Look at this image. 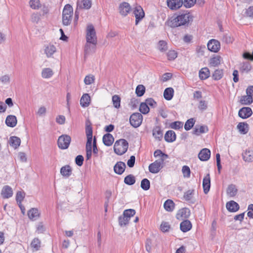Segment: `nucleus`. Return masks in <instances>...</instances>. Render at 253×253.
<instances>
[{"instance_id":"obj_1","label":"nucleus","mask_w":253,"mask_h":253,"mask_svg":"<svg viewBox=\"0 0 253 253\" xmlns=\"http://www.w3.org/2000/svg\"><path fill=\"white\" fill-rule=\"evenodd\" d=\"M193 20V16L189 13L171 17L167 22L168 25L172 28L186 25Z\"/></svg>"},{"instance_id":"obj_2","label":"nucleus","mask_w":253,"mask_h":253,"mask_svg":"<svg viewBox=\"0 0 253 253\" xmlns=\"http://www.w3.org/2000/svg\"><path fill=\"white\" fill-rule=\"evenodd\" d=\"M73 15V9L69 4L65 5L62 11V23L65 26H68L71 24Z\"/></svg>"},{"instance_id":"obj_3","label":"nucleus","mask_w":253,"mask_h":253,"mask_svg":"<svg viewBox=\"0 0 253 253\" xmlns=\"http://www.w3.org/2000/svg\"><path fill=\"white\" fill-rule=\"evenodd\" d=\"M128 143L124 139H121L116 141L114 145V150L116 154L122 155L127 150Z\"/></svg>"},{"instance_id":"obj_4","label":"nucleus","mask_w":253,"mask_h":253,"mask_svg":"<svg viewBox=\"0 0 253 253\" xmlns=\"http://www.w3.org/2000/svg\"><path fill=\"white\" fill-rule=\"evenodd\" d=\"M86 42H90L92 44H97L96 32L93 26L91 24L87 26L86 36Z\"/></svg>"},{"instance_id":"obj_5","label":"nucleus","mask_w":253,"mask_h":253,"mask_svg":"<svg viewBox=\"0 0 253 253\" xmlns=\"http://www.w3.org/2000/svg\"><path fill=\"white\" fill-rule=\"evenodd\" d=\"M71 141V137L66 134H63L59 137L57 144L58 146L61 149H67Z\"/></svg>"},{"instance_id":"obj_6","label":"nucleus","mask_w":253,"mask_h":253,"mask_svg":"<svg viewBox=\"0 0 253 253\" xmlns=\"http://www.w3.org/2000/svg\"><path fill=\"white\" fill-rule=\"evenodd\" d=\"M142 119L143 117L140 113H134L130 116L129 122L134 127H137L141 124Z\"/></svg>"},{"instance_id":"obj_7","label":"nucleus","mask_w":253,"mask_h":253,"mask_svg":"<svg viewBox=\"0 0 253 253\" xmlns=\"http://www.w3.org/2000/svg\"><path fill=\"white\" fill-rule=\"evenodd\" d=\"M164 162L163 160H157L151 163L149 166V171L152 173H158L163 168Z\"/></svg>"},{"instance_id":"obj_8","label":"nucleus","mask_w":253,"mask_h":253,"mask_svg":"<svg viewBox=\"0 0 253 253\" xmlns=\"http://www.w3.org/2000/svg\"><path fill=\"white\" fill-rule=\"evenodd\" d=\"M133 14L135 17V24L137 25L139 22L145 16L144 12L140 5H137L135 7L133 10Z\"/></svg>"},{"instance_id":"obj_9","label":"nucleus","mask_w":253,"mask_h":253,"mask_svg":"<svg viewBox=\"0 0 253 253\" xmlns=\"http://www.w3.org/2000/svg\"><path fill=\"white\" fill-rule=\"evenodd\" d=\"M207 47L211 51L217 52L220 48V44L218 41L212 39L208 42Z\"/></svg>"},{"instance_id":"obj_10","label":"nucleus","mask_w":253,"mask_h":253,"mask_svg":"<svg viewBox=\"0 0 253 253\" xmlns=\"http://www.w3.org/2000/svg\"><path fill=\"white\" fill-rule=\"evenodd\" d=\"M56 52V48L54 45L48 44L44 46V52L47 58H53V55Z\"/></svg>"},{"instance_id":"obj_11","label":"nucleus","mask_w":253,"mask_h":253,"mask_svg":"<svg viewBox=\"0 0 253 253\" xmlns=\"http://www.w3.org/2000/svg\"><path fill=\"white\" fill-rule=\"evenodd\" d=\"M168 6L172 10L179 8L183 4L182 0H167Z\"/></svg>"},{"instance_id":"obj_12","label":"nucleus","mask_w":253,"mask_h":253,"mask_svg":"<svg viewBox=\"0 0 253 253\" xmlns=\"http://www.w3.org/2000/svg\"><path fill=\"white\" fill-rule=\"evenodd\" d=\"M119 9L120 13L122 15L126 16L130 12L131 7L128 3L124 2L120 4Z\"/></svg>"},{"instance_id":"obj_13","label":"nucleus","mask_w":253,"mask_h":253,"mask_svg":"<svg viewBox=\"0 0 253 253\" xmlns=\"http://www.w3.org/2000/svg\"><path fill=\"white\" fill-rule=\"evenodd\" d=\"M253 114V111L250 107H243L238 112V115L242 119H247L250 117Z\"/></svg>"},{"instance_id":"obj_14","label":"nucleus","mask_w":253,"mask_h":253,"mask_svg":"<svg viewBox=\"0 0 253 253\" xmlns=\"http://www.w3.org/2000/svg\"><path fill=\"white\" fill-rule=\"evenodd\" d=\"M242 158L243 160L247 163L253 162V150L251 149H246L242 153Z\"/></svg>"},{"instance_id":"obj_15","label":"nucleus","mask_w":253,"mask_h":253,"mask_svg":"<svg viewBox=\"0 0 253 253\" xmlns=\"http://www.w3.org/2000/svg\"><path fill=\"white\" fill-rule=\"evenodd\" d=\"M96 45V44H92L90 42H86L84 49V55L87 56L95 52Z\"/></svg>"},{"instance_id":"obj_16","label":"nucleus","mask_w":253,"mask_h":253,"mask_svg":"<svg viewBox=\"0 0 253 253\" xmlns=\"http://www.w3.org/2000/svg\"><path fill=\"white\" fill-rule=\"evenodd\" d=\"M203 187L204 193L205 194H207L209 192L211 187V179L209 173H208L203 179Z\"/></svg>"},{"instance_id":"obj_17","label":"nucleus","mask_w":253,"mask_h":253,"mask_svg":"<svg viewBox=\"0 0 253 253\" xmlns=\"http://www.w3.org/2000/svg\"><path fill=\"white\" fill-rule=\"evenodd\" d=\"M211 156V151L207 148L203 149L199 153L198 157L201 161H206L208 160Z\"/></svg>"},{"instance_id":"obj_18","label":"nucleus","mask_w":253,"mask_h":253,"mask_svg":"<svg viewBox=\"0 0 253 253\" xmlns=\"http://www.w3.org/2000/svg\"><path fill=\"white\" fill-rule=\"evenodd\" d=\"M126 166L123 162H117L114 167V172L119 175L122 174L125 171Z\"/></svg>"},{"instance_id":"obj_19","label":"nucleus","mask_w":253,"mask_h":253,"mask_svg":"<svg viewBox=\"0 0 253 253\" xmlns=\"http://www.w3.org/2000/svg\"><path fill=\"white\" fill-rule=\"evenodd\" d=\"M60 173L64 177H70L72 173V169L69 165H65L60 169Z\"/></svg>"},{"instance_id":"obj_20","label":"nucleus","mask_w":253,"mask_h":253,"mask_svg":"<svg viewBox=\"0 0 253 253\" xmlns=\"http://www.w3.org/2000/svg\"><path fill=\"white\" fill-rule=\"evenodd\" d=\"M227 209L230 212H236L239 210V204L234 201H231L226 203Z\"/></svg>"},{"instance_id":"obj_21","label":"nucleus","mask_w":253,"mask_h":253,"mask_svg":"<svg viewBox=\"0 0 253 253\" xmlns=\"http://www.w3.org/2000/svg\"><path fill=\"white\" fill-rule=\"evenodd\" d=\"M13 195L12 188L8 186H4L1 191V195L3 198L7 199L11 197Z\"/></svg>"},{"instance_id":"obj_22","label":"nucleus","mask_w":253,"mask_h":253,"mask_svg":"<svg viewBox=\"0 0 253 253\" xmlns=\"http://www.w3.org/2000/svg\"><path fill=\"white\" fill-rule=\"evenodd\" d=\"M208 130L206 126H196L193 130V134L199 135L201 133L207 132Z\"/></svg>"},{"instance_id":"obj_23","label":"nucleus","mask_w":253,"mask_h":253,"mask_svg":"<svg viewBox=\"0 0 253 253\" xmlns=\"http://www.w3.org/2000/svg\"><path fill=\"white\" fill-rule=\"evenodd\" d=\"M114 141L113 135L110 133H106L103 137V142L105 145L110 146Z\"/></svg>"},{"instance_id":"obj_24","label":"nucleus","mask_w":253,"mask_h":253,"mask_svg":"<svg viewBox=\"0 0 253 253\" xmlns=\"http://www.w3.org/2000/svg\"><path fill=\"white\" fill-rule=\"evenodd\" d=\"M90 103V97L88 94H84L80 99V104L83 107L88 106Z\"/></svg>"},{"instance_id":"obj_25","label":"nucleus","mask_w":253,"mask_h":253,"mask_svg":"<svg viewBox=\"0 0 253 253\" xmlns=\"http://www.w3.org/2000/svg\"><path fill=\"white\" fill-rule=\"evenodd\" d=\"M9 143L10 146L14 149H16L20 145L21 139L17 136H11L9 138Z\"/></svg>"},{"instance_id":"obj_26","label":"nucleus","mask_w":253,"mask_h":253,"mask_svg":"<svg viewBox=\"0 0 253 253\" xmlns=\"http://www.w3.org/2000/svg\"><path fill=\"white\" fill-rule=\"evenodd\" d=\"M192 228V224L188 220L183 221L180 224V230L183 232L189 231Z\"/></svg>"},{"instance_id":"obj_27","label":"nucleus","mask_w":253,"mask_h":253,"mask_svg":"<svg viewBox=\"0 0 253 253\" xmlns=\"http://www.w3.org/2000/svg\"><path fill=\"white\" fill-rule=\"evenodd\" d=\"M5 123L8 126L13 127H14L17 124V119L15 116L9 115L5 120Z\"/></svg>"},{"instance_id":"obj_28","label":"nucleus","mask_w":253,"mask_h":253,"mask_svg":"<svg viewBox=\"0 0 253 253\" xmlns=\"http://www.w3.org/2000/svg\"><path fill=\"white\" fill-rule=\"evenodd\" d=\"M165 139L168 142H172L176 139V134L174 131L169 130L165 135Z\"/></svg>"},{"instance_id":"obj_29","label":"nucleus","mask_w":253,"mask_h":253,"mask_svg":"<svg viewBox=\"0 0 253 253\" xmlns=\"http://www.w3.org/2000/svg\"><path fill=\"white\" fill-rule=\"evenodd\" d=\"M239 102L242 105H250L253 103V98L250 95H243L241 97Z\"/></svg>"},{"instance_id":"obj_30","label":"nucleus","mask_w":253,"mask_h":253,"mask_svg":"<svg viewBox=\"0 0 253 253\" xmlns=\"http://www.w3.org/2000/svg\"><path fill=\"white\" fill-rule=\"evenodd\" d=\"M153 135L156 139L160 141L163 138V131L160 127L156 126L153 130Z\"/></svg>"},{"instance_id":"obj_31","label":"nucleus","mask_w":253,"mask_h":253,"mask_svg":"<svg viewBox=\"0 0 253 253\" xmlns=\"http://www.w3.org/2000/svg\"><path fill=\"white\" fill-rule=\"evenodd\" d=\"M210 72L209 69L207 68H203L199 71V78L201 80H206L210 77Z\"/></svg>"},{"instance_id":"obj_32","label":"nucleus","mask_w":253,"mask_h":253,"mask_svg":"<svg viewBox=\"0 0 253 253\" xmlns=\"http://www.w3.org/2000/svg\"><path fill=\"white\" fill-rule=\"evenodd\" d=\"M238 190L234 184H230L227 189V194L230 197H234L237 193Z\"/></svg>"},{"instance_id":"obj_33","label":"nucleus","mask_w":253,"mask_h":253,"mask_svg":"<svg viewBox=\"0 0 253 253\" xmlns=\"http://www.w3.org/2000/svg\"><path fill=\"white\" fill-rule=\"evenodd\" d=\"M252 69V66L249 61L243 62L241 64L240 70L242 73H248Z\"/></svg>"},{"instance_id":"obj_34","label":"nucleus","mask_w":253,"mask_h":253,"mask_svg":"<svg viewBox=\"0 0 253 253\" xmlns=\"http://www.w3.org/2000/svg\"><path fill=\"white\" fill-rule=\"evenodd\" d=\"M174 90L172 87H168L165 89L164 92V97L167 100H170L173 96Z\"/></svg>"},{"instance_id":"obj_35","label":"nucleus","mask_w":253,"mask_h":253,"mask_svg":"<svg viewBox=\"0 0 253 253\" xmlns=\"http://www.w3.org/2000/svg\"><path fill=\"white\" fill-rule=\"evenodd\" d=\"M237 128L241 133L245 134L249 130V125L247 123H240L237 125Z\"/></svg>"},{"instance_id":"obj_36","label":"nucleus","mask_w":253,"mask_h":253,"mask_svg":"<svg viewBox=\"0 0 253 253\" xmlns=\"http://www.w3.org/2000/svg\"><path fill=\"white\" fill-rule=\"evenodd\" d=\"M190 211L188 209L183 208L178 211L176 215L177 218H187L189 215Z\"/></svg>"},{"instance_id":"obj_37","label":"nucleus","mask_w":253,"mask_h":253,"mask_svg":"<svg viewBox=\"0 0 253 253\" xmlns=\"http://www.w3.org/2000/svg\"><path fill=\"white\" fill-rule=\"evenodd\" d=\"M39 211L37 209L33 208L28 212V215L29 218L32 220H35L39 216Z\"/></svg>"},{"instance_id":"obj_38","label":"nucleus","mask_w":253,"mask_h":253,"mask_svg":"<svg viewBox=\"0 0 253 253\" xmlns=\"http://www.w3.org/2000/svg\"><path fill=\"white\" fill-rule=\"evenodd\" d=\"M53 74V71L49 68H44L42 72V76L45 79H48L52 76Z\"/></svg>"},{"instance_id":"obj_39","label":"nucleus","mask_w":253,"mask_h":253,"mask_svg":"<svg viewBox=\"0 0 253 253\" xmlns=\"http://www.w3.org/2000/svg\"><path fill=\"white\" fill-rule=\"evenodd\" d=\"M165 209L168 211H172L174 208V204L171 200H167L164 203Z\"/></svg>"},{"instance_id":"obj_40","label":"nucleus","mask_w":253,"mask_h":253,"mask_svg":"<svg viewBox=\"0 0 253 253\" xmlns=\"http://www.w3.org/2000/svg\"><path fill=\"white\" fill-rule=\"evenodd\" d=\"M221 61V57L220 56H216L210 59V64L211 66L215 67L219 65Z\"/></svg>"},{"instance_id":"obj_41","label":"nucleus","mask_w":253,"mask_h":253,"mask_svg":"<svg viewBox=\"0 0 253 253\" xmlns=\"http://www.w3.org/2000/svg\"><path fill=\"white\" fill-rule=\"evenodd\" d=\"M154 156L155 157H160L159 160H163L164 161L166 159L168 158V155L162 152L161 150H157L154 153Z\"/></svg>"},{"instance_id":"obj_42","label":"nucleus","mask_w":253,"mask_h":253,"mask_svg":"<svg viewBox=\"0 0 253 253\" xmlns=\"http://www.w3.org/2000/svg\"><path fill=\"white\" fill-rule=\"evenodd\" d=\"M124 182L128 185H133L135 182V177L132 174H129L125 178Z\"/></svg>"},{"instance_id":"obj_43","label":"nucleus","mask_w":253,"mask_h":253,"mask_svg":"<svg viewBox=\"0 0 253 253\" xmlns=\"http://www.w3.org/2000/svg\"><path fill=\"white\" fill-rule=\"evenodd\" d=\"M29 5L33 9H39L42 6L40 0H30Z\"/></svg>"},{"instance_id":"obj_44","label":"nucleus","mask_w":253,"mask_h":253,"mask_svg":"<svg viewBox=\"0 0 253 253\" xmlns=\"http://www.w3.org/2000/svg\"><path fill=\"white\" fill-rule=\"evenodd\" d=\"M145 92V87L142 84H139L135 89V93L137 96L141 97L143 95Z\"/></svg>"},{"instance_id":"obj_45","label":"nucleus","mask_w":253,"mask_h":253,"mask_svg":"<svg viewBox=\"0 0 253 253\" xmlns=\"http://www.w3.org/2000/svg\"><path fill=\"white\" fill-rule=\"evenodd\" d=\"M223 76V71L222 70H216L212 75V77L214 80H219L221 79Z\"/></svg>"},{"instance_id":"obj_46","label":"nucleus","mask_w":253,"mask_h":253,"mask_svg":"<svg viewBox=\"0 0 253 253\" xmlns=\"http://www.w3.org/2000/svg\"><path fill=\"white\" fill-rule=\"evenodd\" d=\"M82 3H83V6L79 5V2H77V6H80V8H84L86 9H89L91 6V1L90 0H82Z\"/></svg>"},{"instance_id":"obj_47","label":"nucleus","mask_w":253,"mask_h":253,"mask_svg":"<svg viewBox=\"0 0 253 253\" xmlns=\"http://www.w3.org/2000/svg\"><path fill=\"white\" fill-rule=\"evenodd\" d=\"M140 186L141 188L144 190H148L150 187V181L147 178H144L141 182Z\"/></svg>"},{"instance_id":"obj_48","label":"nucleus","mask_w":253,"mask_h":253,"mask_svg":"<svg viewBox=\"0 0 253 253\" xmlns=\"http://www.w3.org/2000/svg\"><path fill=\"white\" fill-rule=\"evenodd\" d=\"M195 123V120L194 118H191L188 120L184 125V128L186 130H189L193 127Z\"/></svg>"},{"instance_id":"obj_49","label":"nucleus","mask_w":253,"mask_h":253,"mask_svg":"<svg viewBox=\"0 0 253 253\" xmlns=\"http://www.w3.org/2000/svg\"><path fill=\"white\" fill-rule=\"evenodd\" d=\"M112 102L113 106L116 108L120 107L121 98L118 95H114L112 96Z\"/></svg>"},{"instance_id":"obj_50","label":"nucleus","mask_w":253,"mask_h":253,"mask_svg":"<svg viewBox=\"0 0 253 253\" xmlns=\"http://www.w3.org/2000/svg\"><path fill=\"white\" fill-rule=\"evenodd\" d=\"M149 108L145 102H142L140 104L139 107V111L143 114H146L149 112Z\"/></svg>"},{"instance_id":"obj_51","label":"nucleus","mask_w":253,"mask_h":253,"mask_svg":"<svg viewBox=\"0 0 253 253\" xmlns=\"http://www.w3.org/2000/svg\"><path fill=\"white\" fill-rule=\"evenodd\" d=\"M194 190L192 189L185 192L183 196L184 199L187 201H191L194 195Z\"/></svg>"},{"instance_id":"obj_52","label":"nucleus","mask_w":253,"mask_h":253,"mask_svg":"<svg viewBox=\"0 0 253 253\" xmlns=\"http://www.w3.org/2000/svg\"><path fill=\"white\" fill-rule=\"evenodd\" d=\"M158 47L160 51L162 52L165 51L168 49L167 43L165 41H159Z\"/></svg>"},{"instance_id":"obj_53","label":"nucleus","mask_w":253,"mask_h":253,"mask_svg":"<svg viewBox=\"0 0 253 253\" xmlns=\"http://www.w3.org/2000/svg\"><path fill=\"white\" fill-rule=\"evenodd\" d=\"M205 50H206V47L205 45H198L196 49L198 56H204Z\"/></svg>"},{"instance_id":"obj_54","label":"nucleus","mask_w":253,"mask_h":253,"mask_svg":"<svg viewBox=\"0 0 253 253\" xmlns=\"http://www.w3.org/2000/svg\"><path fill=\"white\" fill-rule=\"evenodd\" d=\"M41 242L38 238H35L32 241L31 246L32 248L35 249V251H38L40 248Z\"/></svg>"},{"instance_id":"obj_55","label":"nucleus","mask_w":253,"mask_h":253,"mask_svg":"<svg viewBox=\"0 0 253 253\" xmlns=\"http://www.w3.org/2000/svg\"><path fill=\"white\" fill-rule=\"evenodd\" d=\"M182 172L184 177H190L191 170L188 166H184L182 168Z\"/></svg>"},{"instance_id":"obj_56","label":"nucleus","mask_w":253,"mask_h":253,"mask_svg":"<svg viewBox=\"0 0 253 253\" xmlns=\"http://www.w3.org/2000/svg\"><path fill=\"white\" fill-rule=\"evenodd\" d=\"M95 80V77L94 76L89 75L86 76L84 79V83L86 85H89L92 84Z\"/></svg>"},{"instance_id":"obj_57","label":"nucleus","mask_w":253,"mask_h":253,"mask_svg":"<svg viewBox=\"0 0 253 253\" xmlns=\"http://www.w3.org/2000/svg\"><path fill=\"white\" fill-rule=\"evenodd\" d=\"M170 128L174 129H178L180 128H182L183 123L179 121H176L173 123H171L170 124Z\"/></svg>"},{"instance_id":"obj_58","label":"nucleus","mask_w":253,"mask_h":253,"mask_svg":"<svg viewBox=\"0 0 253 253\" xmlns=\"http://www.w3.org/2000/svg\"><path fill=\"white\" fill-rule=\"evenodd\" d=\"M167 56L169 60H173L177 57V54L175 50H170L167 53Z\"/></svg>"},{"instance_id":"obj_59","label":"nucleus","mask_w":253,"mask_h":253,"mask_svg":"<svg viewBox=\"0 0 253 253\" xmlns=\"http://www.w3.org/2000/svg\"><path fill=\"white\" fill-rule=\"evenodd\" d=\"M129 220V219L124 215L119 218V224L121 226L126 225L128 224Z\"/></svg>"},{"instance_id":"obj_60","label":"nucleus","mask_w":253,"mask_h":253,"mask_svg":"<svg viewBox=\"0 0 253 253\" xmlns=\"http://www.w3.org/2000/svg\"><path fill=\"white\" fill-rule=\"evenodd\" d=\"M123 214L124 215L126 216L130 219V218L135 214V211L133 209L126 210L124 211Z\"/></svg>"},{"instance_id":"obj_61","label":"nucleus","mask_w":253,"mask_h":253,"mask_svg":"<svg viewBox=\"0 0 253 253\" xmlns=\"http://www.w3.org/2000/svg\"><path fill=\"white\" fill-rule=\"evenodd\" d=\"M25 197V193L21 191H18L16 196V200L18 203L20 204L24 199Z\"/></svg>"},{"instance_id":"obj_62","label":"nucleus","mask_w":253,"mask_h":253,"mask_svg":"<svg viewBox=\"0 0 253 253\" xmlns=\"http://www.w3.org/2000/svg\"><path fill=\"white\" fill-rule=\"evenodd\" d=\"M196 0H184L183 4L185 7L190 8L194 5Z\"/></svg>"},{"instance_id":"obj_63","label":"nucleus","mask_w":253,"mask_h":253,"mask_svg":"<svg viewBox=\"0 0 253 253\" xmlns=\"http://www.w3.org/2000/svg\"><path fill=\"white\" fill-rule=\"evenodd\" d=\"M31 21L33 23H38L40 20V14L38 13H34L31 16Z\"/></svg>"},{"instance_id":"obj_64","label":"nucleus","mask_w":253,"mask_h":253,"mask_svg":"<svg viewBox=\"0 0 253 253\" xmlns=\"http://www.w3.org/2000/svg\"><path fill=\"white\" fill-rule=\"evenodd\" d=\"M145 103L148 106H150L153 108H155L157 106V103L155 100L152 98H149L145 100Z\"/></svg>"}]
</instances>
